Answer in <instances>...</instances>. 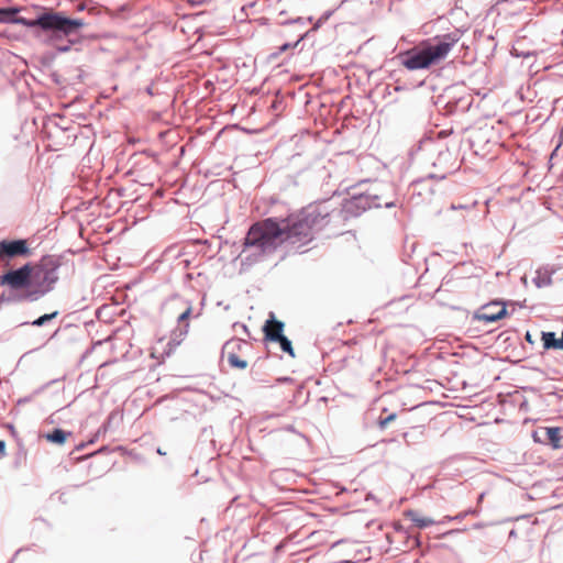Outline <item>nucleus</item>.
I'll return each instance as SVG.
<instances>
[{
    "label": "nucleus",
    "mask_w": 563,
    "mask_h": 563,
    "mask_svg": "<svg viewBox=\"0 0 563 563\" xmlns=\"http://www.w3.org/2000/svg\"><path fill=\"white\" fill-rule=\"evenodd\" d=\"M333 213L334 210L322 203H311L286 218H278L284 243L297 250L307 246L317 232L331 224Z\"/></svg>",
    "instance_id": "1"
},
{
    "label": "nucleus",
    "mask_w": 563,
    "mask_h": 563,
    "mask_svg": "<svg viewBox=\"0 0 563 563\" xmlns=\"http://www.w3.org/2000/svg\"><path fill=\"white\" fill-rule=\"evenodd\" d=\"M283 244L285 243L278 218H268L251 225L244 238L240 256L251 263L257 262L273 254Z\"/></svg>",
    "instance_id": "2"
},
{
    "label": "nucleus",
    "mask_w": 563,
    "mask_h": 563,
    "mask_svg": "<svg viewBox=\"0 0 563 563\" xmlns=\"http://www.w3.org/2000/svg\"><path fill=\"white\" fill-rule=\"evenodd\" d=\"M52 272L44 271L41 266L26 264L19 269L9 271L0 276V285L13 290H21L20 300H37L51 289L55 282Z\"/></svg>",
    "instance_id": "3"
},
{
    "label": "nucleus",
    "mask_w": 563,
    "mask_h": 563,
    "mask_svg": "<svg viewBox=\"0 0 563 563\" xmlns=\"http://www.w3.org/2000/svg\"><path fill=\"white\" fill-rule=\"evenodd\" d=\"M19 11V8L0 9V23L11 22L27 27L38 26L44 31L56 32L65 36L76 33L85 24L81 19H69L64 16L60 12H44L34 20H27L22 16H16Z\"/></svg>",
    "instance_id": "4"
},
{
    "label": "nucleus",
    "mask_w": 563,
    "mask_h": 563,
    "mask_svg": "<svg viewBox=\"0 0 563 563\" xmlns=\"http://www.w3.org/2000/svg\"><path fill=\"white\" fill-rule=\"evenodd\" d=\"M253 351L254 346L250 341L232 338L223 345L222 357L232 368L244 371L253 357Z\"/></svg>",
    "instance_id": "5"
},
{
    "label": "nucleus",
    "mask_w": 563,
    "mask_h": 563,
    "mask_svg": "<svg viewBox=\"0 0 563 563\" xmlns=\"http://www.w3.org/2000/svg\"><path fill=\"white\" fill-rule=\"evenodd\" d=\"M432 65V59L430 58L424 46L421 48H413L404 53H399L393 58H389V68L404 66L408 70H417L428 69Z\"/></svg>",
    "instance_id": "6"
},
{
    "label": "nucleus",
    "mask_w": 563,
    "mask_h": 563,
    "mask_svg": "<svg viewBox=\"0 0 563 563\" xmlns=\"http://www.w3.org/2000/svg\"><path fill=\"white\" fill-rule=\"evenodd\" d=\"M460 38L461 31L454 30L453 32L435 37L434 43L426 45L424 48L432 59L433 65L444 59Z\"/></svg>",
    "instance_id": "7"
},
{
    "label": "nucleus",
    "mask_w": 563,
    "mask_h": 563,
    "mask_svg": "<svg viewBox=\"0 0 563 563\" xmlns=\"http://www.w3.org/2000/svg\"><path fill=\"white\" fill-rule=\"evenodd\" d=\"M508 314L506 303L492 301L484 305L474 313V319L485 321L486 323L496 322Z\"/></svg>",
    "instance_id": "8"
},
{
    "label": "nucleus",
    "mask_w": 563,
    "mask_h": 563,
    "mask_svg": "<svg viewBox=\"0 0 563 563\" xmlns=\"http://www.w3.org/2000/svg\"><path fill=\"white\" fill-rule=\"evenodd\" d=\"M533 440L539 443H548L554 449L561 448V428L540 427L532 433Z\"/></svg>",
    "instance_id": "9"
},
{
    "label": "nucleus",
    "mask_w": 563,
    "mask_h": 563,
    "mask_svg": "<svg viewBox=\"0 0 563 563\" xmlns=\"http://www.w3.org/2000/svg\"><path fill=\"white\" fill-rule=\"evenodd\" d=\"M29 247L25 240L1 241L0 242V260L3 261L9 257L27 255Z\"/></svg>",
    "instance_id": "10"
},
{
    "label": "nucleus",
    "mask_w": 563,
    "mask_h": 563,
    "mask_svg": "<svg viewBox=\"0 0 563 563\" xmlns=\"http://www.w3.org/2000/svg\"><path fill=\"white\" fill-rule=\"evenodd\" d=\"M263 330H264L265 340L271 341V342H276L282 336H284V334H283L284 323L282 321H278L275 319L267 320L265 322Z\"/></svg>",
    "instance_id": "11"
},
{
    "label": "nucleus",
    "mask_w": 563,
    "mask_h": 563,
    "mask_svg": "<svg viewBox=\"0 0 563 563\" xmlns=\"http://www.w3.org/2000/svg\"><path fill=\"white\" fill-rule=\"evenodd\" d=\"M541 341L545 351L563 350V331L561 332L560 338H556V333L553 331H542Z\"/></svg>",
    "instance_id": "12"
},
{
    "label": "nucleus",
    "mask_w": 563,
    "mask_h": 563,
    "mask_svg": "<svg viewBox=\"0 0 563 563\" xmlns=\"http://www.w3.org/2000/svg\"><path fill=\"white\" fill-rule=\"evenodd\" d=\"M553 269L549 267H540L536 271V276L532 278V283L538 288H544L552 284Z\"/></svg>",
    "instance_id": "13"
},
{
    "label": "nucleus",
    "mask_w": 563,
    "mask_h": 563,
    "mask_svg": "<svg viewBox=\"0 0 563 563\" xmlns=\"http://www.w3.org/2000/svg\"><path fill=\"white\" fill-rule=\"evenodd\" d=\"M472 100L471 97H459L455 99H450L446 101L445 107L448 108V111L450 113L461 110V111H467L471 107Z\"/></svg>",
    "instance_id": "14"
},
{
    "label": "nucleus",
    "mask_w": 563,
    "mask_h": 563,
    "mask_svg": "<svg viewBox=\"0 0 563 563\" xmlns=\"http://www.w3.org/2000/svg\"><path fill=\"white\" fill-rule=\"evenodd\" d=\"M406 515L420 529L428 528L435 522L429 517H421L416 510H408Z\"/></svg>",
    "instance_id": "15"
},
{
    "label": "nucleus",
    "mask_w": 563,
    "mask_h": 563,
    "mask_svg": "<svg viewBox=\"0 0 563 563\" xmlns=\"http://www.w3.org/2000/svg\"><path fill=\"white\" fill-rule=\"evenodd\" d=\"M70 435V432H65L64 430L62 429H55L53 432L51 433H47L45 435V439L48 441V442H52V443H56V444H59V445H63L67 438Z\"/></svg>",
    "instance_id": "16"
},
{
    "label": "nucleus",
    "mask_w": 563,
    "mask_h": 563,
    "mask_svg": "<svg viewBox=\"0 0 563 563\" xmlns=\"http://www.w3.org/2000/svg\"><path fill=\"white\" fill-rule=\"evenodd\" d=\"M422 435V432L419 428H412V430L410 432H402L401 433V437L404 439V441L407 443V444H410L412 442H415L418 438H420Z\"/></svg>",
    "instance_id": "17"
},
{
    "label": "nucleus",
    "mask_w": 563,
    "mask_h": 563,
    "mask_svg": "<svg viewBox=\"0 0 563 563\" xmlns=\"http://www.w3.org/2000/svg\"><path fill=\"white\" fill-rule=\"evenodd\" d=\"M276 342L279 343L280 345V349L288 353L291 357L295 356V353H294V349H292V345H291V342L284 335L282 336L279 340H277Z\"/></svg>",
    "instance_id": "18"
},
{
    "label": "nucleus",
    "mask_w": 563,
    "mask_h": 563,
    "mask_svg": "<svg viewBox=\"0 0 563 563\" xmlns=\"http://www.w3.org/2000/svg\"><path fill=\"white\" fill-rule=\"evenodd\" d=\"M58 314L57 311H54L53 313H46V314H43L41 316L40 318H37L35 321L32 322L33 325H36V327H41L43 325L45 322L54 319L56 316Z\"/></svg>",
    "instance_id": "19"
},
{
    "label": "nucleus",
    "mask_w": 563,
    "mask_h": 563,
    "mask_svg": "<svg viewBox=\"0 0 563 563\" xmlns=\"http://www.w3.org/2000/svg\"><path fill=\"white\" fill-rule=\"evenodd\" d=\"M191 311H192V308L191 306L187 307L186 310L184 312H181L178 317V322L179 323H183L185 321L188 320V318L190 317L191 314Z\"/></svg>",
    "instance_id": "20"
},
{
    "label": "nucleus",
    "mask_w": 563,
    "mask_h": 563,
    "mask_svg": "<svg viewBox=\"0 0 563 563\" xmlns=\"http://www.w3.org/2000/svg\"><path fill=\"white\" fill-rule=\"evenodd\" d=\"M525 340H526L529 344H531V345H533V344H534V340H533V338H532V334H531L529 331H527V332H526V334H525Z\"/></svg>",
    "instance_id": "21"
},
{
    "label": "nucleus",
    "mask_w": 563,
    "mask_h": 563,
    "mask_svg": "<svg viewBox=\"0 0 563 563\" xmlns=\"http://www.w3.org/2000/svg\"><path fill=\"white\" fill-rule=\"evenodd\" d=\"M298 42H299V41H297L294 45H290V44H284V45H282V46L279 47V51H280V52H284V51H286V49H288V48H290V47H295V46L298 44Z\"/></svg>",
    "instance_id": "22"
},
{
    "label": "nucleus",
    "mask_w": 563,
    "mask_h": 563,
    "mask_svg": "<svg viewBox=\"0 0 563 563\" xmlns=\"http://www.w3.org/2000/svg\"><path fill=\"white\" fill-rule=\"evenodd\" d=\"M5 455V443L4 441L0 440V456Z\"/></svg>",
    "instance_id": "23"
},
{
    "label": "nucleus",
    "mask_w": 563,
    "mask_h": 563,
    "mask_svg": "<svg viewBox=\"0 0 563 563\" xmlns=\"http://www.w3.org/2000/svg\"><path fill=\"white\" fill-rule=\"evenodd\" d=\"M468 514H475V510H468V511H465L463 514H460L456 519H462V518H465Z\"/></svg>",
    "instance_id": "24"
},
{
    "label": "nucleus",
    "mask_w": 563,
    "mask_h": 563,
    "mask_svg": "<svg viewBox=\"0 0 563 563\" xmlns=\"http://www.w3.org/2000/svg\"><path fill=\"white\" fill-rule=\"evenodd\" d=\"M395 73H396V69L389 70L388 78L389 79H395Z\"/></svg>",
    "instance_id": "25"
},
{
    "label": "nucleus",
    "mask_w": 563,
    "mask_h": 563,
    "mask_svg": "<svg viewBox=\"0 0 563 563\" xmlns=\"http://www.w3.org/2000/svg\"><path fill=\"white\" fill-rule=\"evenodd\" d=\"M516 537H517V531L515 529L510 530L509 538H516Z\"/></svg>",
    "instance_id": "26"
},
{
    "label": "nucleus",
    "mask_w": 563,
    "mask_h": 563,
    "mask_svg": "<svg viewBox=\"0 0 563 563\" xmlns=\"http://www.w3.org/2000/svg\"><path fill=\"white\" fill-rule=\"evenodd\" d=\"M396 413H390L389 412V423L393 422L395 419H396Z\"/></svg>",
    "instance_id": "27"
},
{
    "label": "nucleus",
    "mask_w": 563,
    "mask_h": 563,
    "mask_svg": "<svg viewBox=\"0 0 563 563\" xmlns=\"http://www.w3.org/2000/svg\"><path fill=\"white\" fill-rule=\"evenodd\" d=\"M484 496H485V493H481V494H479V496H478V498H477V501H478V503H482V501H483V499H484Z\"/></svg>",
    "instance_id": "28"
},
{
    "label": "nucleus",
    "mask_w": 563,
    "mask_h": 563,
    "mask_svg": "<svg viewBox=\"0 0 563 563\" xmlns=\"http://www.w3.org/2000/svg\"><path fill=\"white\" fill-rule=\"evenodd\" d=\"M387 422V418L383 419V418H379V423L380 426H385V423Z\"/></svg>",
    "instance_id": "29"
},
{
    "label": "nucleus",
    "mask_w": 563,
    "mask_h": 563,
    "mask_svg": "<svg viewBox=\"0 0 563 563\" xmlns=\"http://www.w3.org/2000/svg\"><path fill=\"white\" fill-rule=\"evenodd\" d=\"M397 437H398V435H394V437L389 438V439H388V442L390 443V442H395V441H397Z\"/></svg>",
    "instance_id": "30"
},
{
    "label": "nucleus",
    "mask_w": 563,
    "mask_h": 563,
    "mask_svg": "<svg viewBox=\"0 0 563 563\" xmlns=\"http://www.w3.org/2000/svg\"><path fill=\"white\" fill-rule=\"evenodd\" d=\"M157 453L161 454V455L165 454V452H163V450H161V449H157Z\"/></svg>",
    "instance_id": "31"
},
{
    "label": "nucleus",
    "mask_w": 563,
    "mask_h": 563,
    "mask_svg": "<svg viewBox=\"0 0 563 563\" xmlns=\"http://www.w3.org/2000/svg\"><path fill=\"white\" fill-rule=\"evenodd\" d=\"M188 327H189V324H188V323H186V324H185V332H187Z\"/></svg>",
    "instance_id": "32"
},
{
    "label": "nucleus",
    "mask_w": 563,
    "mask_h": 563,
    "mask_svg": "<svg viewBox=\"0 0 563 563\" xmlns=\"http://www.w3.org/2000/svg\"><path fill=\"white\" fill-rule=\"evenodd\" d=\"M560 145H561V144L559 143V144H558V146H556V148H555V150H553V153H556V151H558V148H559V146H560Z\"/></svg>",
    "instance_id": "33"
}]
</instances>
